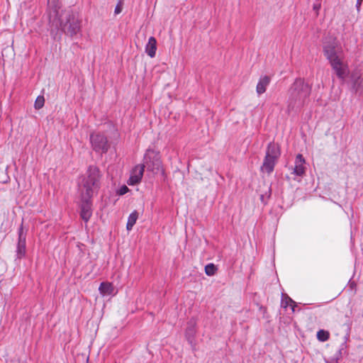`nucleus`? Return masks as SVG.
Segmentation results:
<instances>
[{
  "label": "nucleus",
  "instance_id": "obj_1",
  "mask_svg": "<svg viewBox=\"0 0 363 363\" xmlns=\"http://www.w3.org/2000/svg\"><path fill=\"white\" fill-rule=\"evenodd\" d=\"M48 16L50 27L60 30L73 37L81 31L82 20L78 13L72 9L60 10L58 0H48Z\"/></svg>",
  "mask_w": 363,
  "mask_h": 363
},
{
  "label": "nucleus",
  "instance_id": "obj_2",
  "mask_svg": "<svg viewBox=\"0 0 363 363\" xmlns=\"http://www.w3.org/2000/svg\"><path fill=\"white\" fill-rule=\"evenodd\" d=\"M101 174L98 167L90 166L82 183L79 185L82 204L80 216L88 222L92 215L91 199L100 187Z\"/></svg>",
  "mask_w": 363,
  "mask_h": 363
},
{
  "label": "nucleus",
  "instance_id": "obj_3",
  "mask_svg": "<svg viewBox=\"0 0 363 363\" xmlns=\"http://www.w3.org/2000/svg\"><path fill=\"white\" fill-rule=\"evenodd\" d=\"M323 54L337 77L344 81L350 70L342 48L335 38L324 43Z\"/></svg>",
  "mask_w": 363,
  "mask_h": 363
},
{
  "label": "nucleus",
  "instance_id": "obj_4",
  "mask_svg": "<svg viewBox=\"0 0 363 363\" xmlns=\"http://www.w3.org/2000/svg\"><path fill=\"white\" fill-rule=\"evenodd\" d=\"M311 92V87L304 79L297 78L289 90L288 112L301 108Z\"/></svg>",
  "mask_w": 363,
  "mask_h": 363
},
{
  "label": "nucleus",
  "instance_id": "obj_5",
  "mask_svg": "<svg viewBox=\"0 0 363 363\" xmlns=\"http://www.w3.org/2000/svg\"><path fill=\"white\" fill-rule=\"evenodd\" d=\"M145 168L154 174L163 172L160 154L154 150H147L144 157Z\"/></svg>",
  "mask_w": 363,
  "mask_h": 363
},
{
  "label": "nucleus",
  "instance_id": "obj_6",
  "mask_svg": "<svg viewBox=\"0 0 363 363\" xmlns=\"http://www.w3.org/2000/svg\"><path fill=\"white\" fill-rule=\"evenodd\" d=\"M90 142L93 150L96 152L106 153L109 149V144L106 136L100 133L90 135Z\"/></svg>",
  "mask_w": 363,
  "mask_h": 363
},
{
  "label": "nucleus",
  "instance_id": "obj_7",
  "mask_svg": "<svg viewBox=\"0 0 363 363\" xmlns=\"http://www.w3.org/2000/svg\"><path fill=\"white\" fill-rule=\"evenodd\" d=\"M26 233H24L23 225L18 229V240L16 247V257L21 259L26 255Z\"/></svg>",
  "mask_w": 363,
  "mask_h": 363
},
{
  "label": "nucleus",
  "instance_id": "obj_8",
  "mask_svg": "<svg viewBox=\"0 0 363 363\" xmlns=\"http://www.w3.org/2000/svg\"><path fill=\"white\" fill-rule=\"evenodd\" d=\"M145 165H137L131 172L130 177L128 184L129 185H135L138 184L143 176Z\"/></svg>",
  "mask_w": 363,
  "mask_h": 363
},
{
  "label": "nucleus",
  "instance_id": "obj_9",
  "mask_svg": "<svg viewBox=\"0 0 363 363\" xmlns=\"http://www.w3.org/2000/svg\"><path fill=\"white\" fill-rule=\"evenodd\" d=\"M305 159L301 154H298L295 160V165L293 169V174L298 177H303L306 172V167L304 166Z\"/></svg>",
  "mask_w": 363,
  "mask_h": 363
},
{
  "label": "nucleus",
  "instance_id": "obj_10",
  "mask_svg": "<svg viewBox=\"0 0 363 363\" xmlns=\"http://www.w3.org/2000/svg\"><path fill=\"white\" fill-rule=\"evenodd\" d=\"M277 162V159L265 155L263 164L261 167V170L264 172H267L268 174H271L274 171Z\"/></svg>",
  "mask_w": 363,
  "mask_h": 363
},
{
  "label": "nucleus",
  "instance_id": "obj_11",
  "mask_svg": "<svg viewBox=\"0 0 363 363\" xmlns=\"http://www.w3.org/2000/svg\"><path fill=\"white\" fill-rule=\"evenodd\" d=\"M280 155L279 146L274 143H269L267 145L265 155L278 160Z\"/></svg>",
  "mask_w": 363,
  "mask_h": 363
},
{
  "label": "nucleus",
  "instance_id": "obj_12",
  "mask_svg": "<svg viewBox=\"0 0 363 363\" xmlns=\"http://www.w3.org/2000/svg\"><path fill=\"white\" fill-rule=\"evenodd\" d=\"M271 79L268 76L261 77L256 87V91L258 95H261L266 91L267 86L269 84Z\"/></svg>",
  "mask_w": 363,
  "mask_h": 363
},
{
  "label": "nucleus",
  "instance_id": "obj_13",
  "mask_svg": "<svg viewBox=\"0 0 363 363\" xmlns=\"http://www.w3.org/2000/svg\"><path fill=\"white\" fill-rule=\"evenodd\" d=\"M196 333V323L194 320H191L188 323L187 328L186 329L185 335L190 344H192L194 340V335Z\"/></svg>",
  "mask_w": 363,
  "mask_h": 363
},
{
  "label": "nucleus",
  "instance_id": "obj_14",
  "mask_svg": "<svg viewBox=\"0 0 363 363\" xmlns=\"http://www.w3.org/2000/svg\"><path fill=\"white\" fill-rule=\"evenodd\" d=\"M157 50V40L154 37H150L145 46V52L150 57H154Z\"/></svg>",
  "mask_w": 363,
  "mask_h": 363
},
{
  "label": "nucleus",
  "instance_id": "obj_15",
  "mask_svg": "<svg viewBox=\"0 0 363 363\" xmlns=\"http://www.w3.org/2000/svg\"><path fill=\"white\" fill-rule=\"evenodd\" d=\"M99 292L103 296L111 295L113 293L114 288L109 282H102L99 288Z\"/></svg>",
  "mask_w": 363,
  "mask_h": 363
},
{
  "label": "nucleus",
  "instance_id": "obj_16",
  "mask_svg": "<svg viewBox=\"0 0 363 363\" xmlns=\"http://www.w3.org/2000/svg\"><path fill=\"white\" fill-rule=\"evenodd\" d=\"M138 214L136 211H133L130 214L128 218V222L126 224V228L128 230H130L133 225L135 224L136 220L138 219Z\"/></svg>",
  "mask_w": 363,
  "mask_h": 363
},
{
  "label": "nucleus",
  "instance_id": "obj_17",
  "mask_svg": "<svg viewBox=\"0 0 363 363\" xmlns=\"http://www.w3.org/2000/svg\"><path fill=\"white\" fill-rule=\"evenodd\" d=\"M217 267L213 263L208 264L205 267V272L208 276H213L216 274Z\"/></svg>",
  "mask_w": 363,
  "mask_h": 363
},
{
  "label": "nucleus",
  "instance_id": "obj_18",
  "mask_svg": "<svg viewBox=\"0 0 363 363\" xmlns=\"http://www.w3.org/2000/svg\"><path fill=\"white\" fill-rule=\"evenodd\" d=\"M317 338L320 341H326L329 338V333L323 330H320L317 333Z\"/></svg>",
  "mask_w": 363,
  "mask_h": 363
},
{
  "label": "nucleus",
  "instance_id": "obj_19",
  "mask_svg": "<svg viewBox=\"0 0 363 363\" xmlns=\"http://www.w3.org/2000/svg\"><path fill=\"white\" fill-rule=\"evenodd\" d=\"M45 99L43 96H38L35 101V109H40L44 106Z\"/></svg>",
  "mask_w": 363,
  "mask_h": 363
},
{
  "label": "nucleus",
  "instance_id": "obj_20",
  "mask_svg": "<svg viewBox=\"0 0 363 363\" xmlns=\"http://www.w3.org/2000/svg\"><path fill=\"white\" fill-rule=\"evenodd\" d=\"M271 194H272V190H271V188L269 187L267 192H266L265 194H261V196H260V200L262 201V202L264 203H266L267 200L271 196Z\"/></svg>",
  "mask_w": 363,
  "mask_h": 363
},
{
  "label": "nucleus",
  "instance_id": "obj_21",
  "mask_svg": "<svg viewBox=\"0 0 363 363\" xmlns=\"http://www.w3.org/2000/svg\"><path fill=\"white\" fill-rule=\"evenodd\" d=\"M123 0H120L118 1V3L117 4V5H116V6L115 8V10H114V13L116 15L119 14L122 11V10H123Z\"/></svg>",
  "mask_w": 363,
  "mask_h": 363
},
{
  "label": "nucleus",
  "instance_id": "obj_22",
  "mask_svg": "<svg viewBox=\"0 0 363 363\" xmlns=\"http://www.w3.org/2000/svg\"><path fill=\"white\" fill-rule=\"evenodd\" d=\"M320 6H321V4L320 2H317V3L314 4L313 6V9L316 12L317 15L318 14V11L320 9Z\"/></svg>",
  "mask_w": 363,
  "mask_h": 363
},
{
  "label": "nucleus",
  "instance_id": "obj_23",
  "mask_svg": "<svg viewBox=\"0 0 363 363\" xmlns=\"http://www.w3.org/2000/svg\"><path fill=\"white\" fill-rule=\"evenodd\" d=\"M128 191V188L126 186H123L119 190V194L123 195Z\"/></svg>",
  "mask_w": 363,
  "mask_h": 363
},
{
  "label": "nucleus",
  "instance_id": "obj_24",
  "mask_svg": "<svg viewBox=\"0 0 363 363\" xmlns=\"http://www.w3.org/2000/svg\"><path fill=\"white\" fill-rule=\"evenodd\" d=\"M326 363H338L337 358H332L331 359L326 361Z\"/></svg>",
  "mask_w": 363,
  "mask_h": 363
},
{
  "label": "nucleus",
  "instance_id": "obj_25",
  "mask_svg": "<svg viewBox=\"0 0 363 363\" xmlns=\"http://www.w3.org/2000/svg\"><path fill=\"white\" fill-rule=\"evenodd\" d=\"M362 1L363 0H357L356 6H357V10L359 9V8H360V6L362 5Z\"/></svg>",
  "mask_w": 363,
  "mask_h": 363
},
{
  "label": "nucleus",
  "instance_id": "obj_26",
  "mask_svg": "<svg viewBox=\"0 0 363 363\" xmlns=\"http://www.w3.org/2000/svg\"><path fill=\"white\" fill-rule=\"evenodd\" d=\"M289 302H290L291 303L292 310H293V311H294V306H295L294 301H293L292 299L289 298Z\"/></svg>",
  "mask_w": 363,
  "mask_h": 363
},
{
  "label": "nucleus",
  "instance_id": "obj_27",
  "mask_svg": "<svg viewBox=\"0 0 363 363\" xmlns=\"http://www.w3.org/2000/svg\"><path fill=\"white\" fill-rule=\"evenodd\" d=\"M359 81H360V78H357V79L355 80V82H354V87H356V86H357V84H359Z\"/></svg>",
  "mask_w": 363,
  "mask_h": 363
}]
</instances>
